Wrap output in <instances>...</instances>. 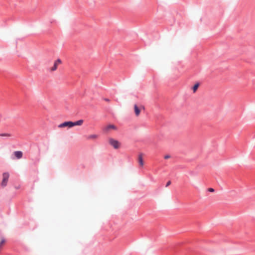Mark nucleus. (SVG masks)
<instances>
[{
  "instance_id": "16",
  "label": "nucleus",
  "mask_w": 255,
  "mask_h": 255,
  "mask_svg": "<svg viewBox=\"0 0 255 255\" xmlns=\"http://www.w3.org/2000/svg\"><path fill=\"white\" fill-rule=\"evenodd\" d=\"M106 101H109V99H106Z\"/></svg>"
},
{
  "instance_id": "15",
  "label": "nucleus",
  "mask_w": 255,
  "mask_h": 255,
  "mask_svg": "<svg viewBox=\"0 0 255 255\" xmlns=\"http://www.w3.org/2000/svg\"><path fill=\"white\" fill-rule=\"evenodd\" d=\"M170 157V156L168 155H166L164 156V158L165 159H167L169 158Z\"/></svg>"
},
{
  "instance_id": "10",
  "label": "nucleus",
  "mask_w": 255,
  "mask_h": 255,
  "mask_svg": "<svg viewBox=\"0 0 255 255\" xmlns=\"http://www.w3.org/2000/svg\"><path fill=\"white\" fill-rule=\"evenodd\" d=\"M14 154L17 159H20L22 157L23 153L20 151H16L14 152Z\"/></svg>"
},
{
  "instance_id": "7",
  "label": "nucleus",
  "mask_w": 255,
  "mask_h": 255,
  "mask_svg": "<svg viewBox=\"0 0 255 255\" xmlns=\"http://www.w3.org/2000/svg\"><path fill=\"white\" fill-rule=\"evenodd\" d=\"M99 137V135L96 134H92L87 136L86 138L89 140L95 141Z\"/></svg>"
},
{
  "instance_id": "6",
  "label": "nucleus",
  "mask_w": 255,
  "mask_h": 255,
  "mask_svg": "<svg viewBox=\"0 0 255 255\" xmlns=\"http://www.w3.org/2000/svg\"><path fill=\"white\" fill-rule=\"evenodd\" d=\"M112 129L116 130V127L114 125H109L103 128V131L105 132H108Z\"/></svg>"
},
{
  "instance_id": "11",
  "label": "nucleus",
  "mask_w": 255,
  "mask_h": 255,
  "mask_svg": "<svg viewBox=\"0 0 255 255\" xmlns=\"http://www.w3.org/2000/svg\"><path fill=\"white\" fill-rule=\"evenodd\" d=\"M199 86V83H196L192 88L193 93H195Z\"/></svg>"
},
{
  "instance_id": "1",
  "label": "nucleus",
  "mask_w": 255,
  "mask_h": 255,
  "mask_svg": "<svg viewBox=\"0 0 255 255\" xmlns=\"http://www.w3.org/2000/svg\"><path fill=\"white\" fill-rule=\"evenodd\" d=\"M84 121L83 120H80L75 122L71 121L65 122L63 123L59 124L58 127L60 128H71L74 126H80L83 124Z\"/></svg>"
},
{
  "instance_id": "12",
  "label": "nucleus",
  "mask_w": 255,
  "mask_h": 255,
  "mask_svg": "<svg viewBox=\"0 0 255 255\" xmlns=\"http://www.w3.org/2000/svg\"><path fill=\"white\" fill-rule=\"evenodd\" d=\"M11 134L8 133H1L0 134V136H7V137H10L11 136Z\"/></svg>"
},
{
  "instance_id": "3",
  "label": "nucleus",
  "mask_w": 255,
  "mask_h": 255,
  "mask_svg": "<svg viewBox=\"0 0 255 255\" xmlns=\"http://www.w3.org/2000/svg\"><path fill=\"white\" fill-rule=\"evenodd\" d=\"M141 110H144V106L142 105L138 106L136 104L134 105V111L136 117H138L139 115Z\"/></svg>"
},
{
  "instance_id": "4",
  "label": "nucleus",
  "mask_w": 255,
  "mask_h": 255,
  "mask_svg": "<svg viewBox=\"0 0 255 255\" xmlns=\"http://www.w3.org/2000/svg\"><path fill=\"white\" fill-rule=\"evenodd\" d=\"M61 60L59 59H57L56 61H55L54 65L52 67H51L49 70L51 72L55 71L57 70L58 66L60 65L61 63Z\"/></svg>"
},
{
  "instance_id": "8",
  "label": "nucleus",
  "mask_w": 255,
  "mask_h": 255,
  "mask_svg": "<svg viewBox=\"0 0 255 255\" xmlns=\"http://www.w3.org/2000/svg\"><path fill=\"white\" fill-rule=\"evenodd\" d=\"M143 154L140 153L138 156V161L139 163V165L141 167H142L144 165V162L142 158Z\"/></svg>"
},
{
  "instance_id": "13",
  "label": "nucleus",
  "mask_w": 255,
  "mask_h": 255,
  "mask_svg": "<svg viewBox=\"0 0 255 255\" xmlns=\"http://www.w3.org/2000/svg\"><path fill=\"white\" fill-rule=\"evenodd\" d=\"M208 191L211 192H213L214 191V189L213 188H210L208 189Z\"/></svg>"
},
{
  "instance_id": "2",
  "label": "nucleus",
  "mask_w": 255,
  "mask_h": 255,
  "mask_svg": "<svg viewBox=\"0 0 255 255\" xmlns=\"http://www.w3.org/2000/svg\"><path fill=\"white\" fill-rule=\"evenodd\" d=\"M109 144L112 146L115 149H118L121 146V143L117 140L113 138H109L108 139Z\"/></svg>"
},
{
  "instance_id": "9",
  "label": "nucleus",
  "mask_w": 255,
  "mask_h": 255,
  "mask_svg": "<svg viewBox=\"0 0 255 255\" xmlns=\"http://www.w3.org/2000/svg\"><path fill=\"white\" fill-rule=\"evenodd\" d=\"M6 243L5 239L3 237H0V252L2 249L3 246L5 245Z\"/></svg>"
},
{
  "instance_id": "14",
  "label": "nucleus",
  "mask_w": 255,
  "mask_h": 255,
  "mask_svg": "<svg viewBox=\"0 0 255 255\" xmlns=\"http://www.w3.org/2000/svg\"><path fill=\"white\" fill-rule=\"evenodd\" d=\"M171 183L170 181H168L167 183H166V187H168V186H169L171 184Z\"/></svg>"
},
{
  "instance_id": "5",
  "label": "nucleus",
  "mask_w": 255,
  "mask_h": 255,
  "mask_svg": "<svg viewBox=\"0 0 255 255\" xmlns=\"http://www.w3.org/2000/svg\"><path fill=\"white\" fill-rule=\"evenodd\" d=\"M9 174L7 172L4 173L2 175L3 180L1 182V185L2 186H5L6 185L8 178H9Z\"/></svg>"
}]
</instances>
